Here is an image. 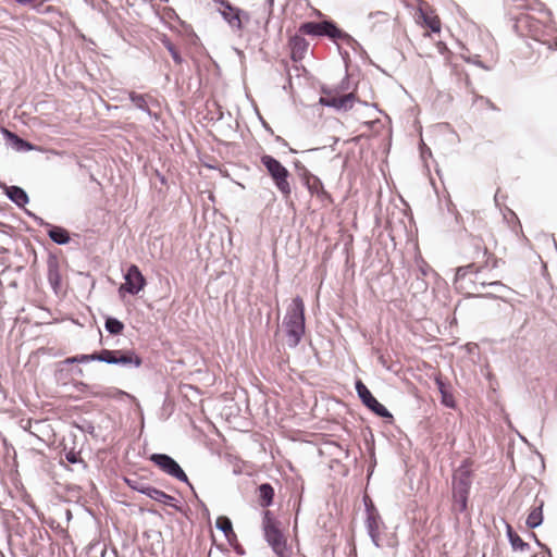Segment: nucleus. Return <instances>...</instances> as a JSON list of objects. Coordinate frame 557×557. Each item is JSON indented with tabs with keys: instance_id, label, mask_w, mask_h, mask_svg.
<instances>
[{
	"instance_id": "864d4df0",
	"label": "nucleus",
	"mask_w": 557,
	"mask_h": 557,
	"mask_svg": "<svg viewBox=\"0 0 557 557\" xmlns=\"http://www.w3.org/2000/svg\"><path fill=\"white\" fill-rule=\"evenodd\" d=\"M274 140H275L277 144L282 145L283 147H288L289 152H292V153H297V152H298L296 149L290 148V147L288 146V143H287V141L282 137V136H280V135H275V136H274Z\"/></svg>"
},
{
	"instance_id": "58836bf2",
	"label": "nucleus",
	"mask_w": 557,
	"mask_h": 557,
	"mask_svg": "<svg viewBox=\"0 0 557 557\" xmlns=\"http://www.w3.org/2000/svg\"><path fill=\"white\" fill-rule=\"evenodd\" d=\"M473 269V264H467V265H462V267H458L456 269V273H455V283L463 280L466 277V275L472 271Z\"/></svg>"
},
{
	"instance_id": "79ce46f5",
	"label": "nucleus",
	"mask_w": 557,
	"mask_h": 557,
	"mask_svg": "<svg viewBox=\"0 0 557 557\" xmlns=\"http://www.w3.org/2000/svg\"><path fill=\"white\" fill-rule=\"evenodd\" d=\"M191 493H193L194 498L197 502L198 507L200 508V510L202 512L203 518H206L207 520H210V511H209V508L207 507V505L199 498L195 488H194V491H191Z\"/></svg>"
},
{
	"instance_id": "a211bd4d",
	"label": "nucleus",
	"mask_w": 557,
	"mask_h": 557,
	"mask_svg": "<svg viewBox=\"0 0 557 557\" xmlns=\"http://www.w3.org/2000/svg\"><path fill=\"white\" fill-rule=\"evenodd\" d=\"M0 189L17 208H25L29 202V196L27 191L21 186L8 185L3 182H0Z\"/></svg>"
},
{
	"instance_id": "9d476101",
	"label": "nucleus",
	"mask_w": 557,
	"mask_h": 557,
	"mask_svg": "<svg viewBox=\"0 0 557 557\" xmlns=\"http://www.w3.org/2000/svg\"><path fill=\"white\" fill-rule=\"evenodd\" d=\"M414 474L411 473V470H407L406 473V480L403 483V486L400 488V493L403 495V504L405 506V515L407 517V520L412 522L413 524L417 521V493L414 488Z\"/></svg>"
},
{
	"instance_id": "052dcab7",
	"label": "nucleus",
	"mask_w": 557,
	"mask_h": 557,
	"mask_svg": "<svg viewBox=\"0 0 557 557\" xmlns=\"http://www.w3.org/2000/svg\"><path fill=\"white\" fill-rule=\"evenodd\" d=\"M406 5L410 9H412V11H413L412 17H413L414 22L418 23V7H414L412 3H407Z\"/></svg>"
},
{
	"instance_id": "cd10ccee",
	"label": "nucleus",
	"mask_w": 557,
	"mask_h": 557,
	"mask_svg": "<svg viewBox=\"0 0 557 557\" xmlns=\"http://www.w3.org/2000/svg\"><path fill=\"white\" fill-rule=\"evenodd\" d=\"M311 195H317L320 198H330L331 195L324 189V185L320 177L313 175L308 185H304Z\"/></svg>"
},
{
	"instance_id": "473e14b6",
	"label": "nucleus",
	"mask_w": 557,
	"mask_h": 557,
	"mask_svg": "<svg viewBox=\"0 0 557 557\" xmlns=\"http://www.w3.org/2000/svg\"><path fill=\"white\" fill-rule=\"evenodd\" d=\"M293 164L295 172L300 178L302 185H308V181H310L314 174H312L299 160H295Z\"/></svg>"
},
{
	"instance_id": "b1692460",
	"label": "nucleus",
	"mask_w": 557,
	"mask_h": 557,
	"mask_svg": "<svg viewBox=\"0 0 557 557\" xmlns=\"http://www.w3.org/2000/svg\"><path fill=\"white\" fill-rule=\"evenodd\" d=\"M47 235L51 242L60 246L67 245L71 242V233L61 225L52 224L49 226Z\"/></svg>"
},
{
	"instance_id": "72a5a7b5",
	"label": "nucleus",
	"mask_w": 557,
	"mask_h": 557,
	"mask_svg": "<svg viewBox=\"0 0 557 557\" xmlns=\"http://www.w3.org/2000/svg\"><path fill=\"white\" fill-rule=\"evenodd\" d=\"M162 44L163 46L166 48V50L169 51V53L171 54L173 61L176 63V64H182L184 62V59L180 52V50L176 48V46L170 40L169 37H164L162 39Z\"/></svg>"
},
{
	"instance_id": "0eeeda50",
	"label": "nucleus",
	"mask_w": 557,
	"mask_h": 557,
	"mask_svg": "<svg viewBox=\"0 0 557 557\" xmlns=\"http://www.w3.org/2000/svg\"><path fill=\"white\" fill-rule=\"evenodd\" d=\"M148 459L163 473L185 483L190 491H194V485L189 481L186 472L172 456L164 453H153L148 457Z\"/></svg>"
},
{
	"instance_id": "1a4fd4ad",
	"label": "nucleus",
	"mask_w": 557,
	"mask_h": 557,
	"mask_svg": "<svg viewBox=\"0 0 557 557\" xmlns=\"http://www.w3.org/2000/svg\"><path fill=\"white\" fill-rule=\"evenodd\" d=\"M363 504L366 508V529L374 546L380 547V527L383 524L381 515L375 507L372 499L363 496Z\"/></svg>"
},
{
	"instance_id": "7ed1b4c3",
	"label": "nucleus",
	"mask_w": 557,
	"mask_h": 557,
	"mask_svg": "<svg viewBox=\"0 0 557 557\" xmlns=\"http://www.w3.org/2000/svg\"><path fill=\"white\" fill-rule=\"evenodd\" d=\"M262 531L264 541L276 557H292L293 550L283 533L282 523L273 511H262Z\"/></svg>"
},
{
	"instance_id": "2eb2a0df",
	"label": "nucleus",
	"mask_w": 557,
	"mask_h": 557,
	"mask_svg": "<svg viewBox=\"0 0 557 557\" xmlns=\"http://www.w3.org/2000/svg\"><path fill=\"white\" fill-rule=\"evenodd\" d=\"M0 134L4 139L5 146L12 148L16 152H28L36 149V146L30 141L22 138L7 127L0 126Z\"/></svg>"
},
{
	"instance_id": "bb28decb",
	"label": "nucleus",
	"mask_w": 557,
	"mask_h": 557,
	"mask_svg": "<svg viewBox=\"0 0 557 557\" xmlns=\"http://www.w3.org/2000/svg\"><path fill=\"white\" fill-rule=\"evenodd\" d=\"M128 99L138 110L145 112L146 114H148L151 117H154L156 120L158 119V114L153 113L150 110L144 95L138 94L136 91H129Z\"/></svg>"
},
{
	"instance_id": "69168bd1",
	"label": "nucleus",
	"mask_w": 557,
	"mask_h": 557,
	"mask_svg": "<svg viewBox=\"0 0 557 557\" xmlns=\"http://www.w3.org/2000/svg\"><path fill=\"white\" fill-rule=\"evenodd\" d=\"M20 5L26 7L30 5L35 0H14Z\"/></svg>"
},
{
	"instance_id": "ddd939ff",
	"label": "nucleus",
	"mask_w": 557,
	"mask_h": 557,
	"mask_svg": "<svg viewBox=\"0 0 557 557\" xmlns=\"http://www.w3.org/2000/svg\"><path fill=\"white\" fill-rule=\"evenodd\" d=\"M430 369L432 370L431 375L433 376V382L441 395V404L446 408L455 409L457 407V403L453 394L451 383L447 379L443 377L441 372L436 371L433 367H430Z\"/></svg>"
},
{
	"instance_id": "6e6552de",
	"label": "nucleus",
	"mask_w": 557,
	"mask_h": 557,
	"mask_svg": "<svg viewBox=\"0 0 557 557\" xmlns=\"http://www.w3.org/2000/svg\"><path fill=\"white\" fill-rule=\"evenodd\" d=\"M355 389L362 405L372 413L384 419L386 423L392 424L394 422L392 412L373 396L371 391L360 379L355 381Z\"/></svg>"
},
{
	"instance_id": "a878e982",
	"label": "nucleus",
	"mask_w": 557,
	"mask_h": 557,
	"mask_svg": "<svg viewBox=\"0 0 557 557\" xmlns=\"http://www.w3.org/2000/svg\"><path fill=\"white\" fill-rule=\"evenodd\" d=\"M506 535L511 548L516 552H524L530 548L529 543L524 542L519 534L512 529L511 525L507 524Z\"/></svg>"
},
{
	"instance_id": "393cba45",
	"label": "nucleus",
	"mask_w": 557,
	"mask_h": 557,
	"mask_svg": "<svg viewBox=\"0 0 557 557\" xmlns=\"http://www.w3.org/2000/svg\"><path fill=\"white\" fill-rule=\"evenodd\" d=\"M543 507L544 502L541 500L537 505L532 507L531 511L529 512L525 524L529 529L534 530L542 525L544 516H543Z\"/></svg>"
},
{
	"instance_id": "423d86ee",
	"label": "nucleus",
	"mask_w": 557,
	"mask_h": 557,
	"mask_svg": "<svg viewBox=\"0 0 557 557\" xmlns=\"http://www.w3.org/2000/svg\"><path fill=\"white\" fill-rule=\"evenodd\" d=\"M260 162L267 170L273 185L281 193L282 197L288 199L292 195V186L289 183L290 172L288 169L271 154H262Z\"/></svg>"
},
{
	"instance_id": "aec40b11",
	"label": "nucleus",
	"mask_w": 557,
	"mask_h": 557,
	"mask_svg": "<svg viewBox=\"0 0 557 557\" xmlns=\"http://www.w3.org/2000/svg\"><path fill=\"white\" fill-rule=\"evenodd\" d=\"M333 20H324L321 22L308 21L299 26V33L313 37H327L329 29Z\"/></svg>"
},
{
	"instance_id": "a18cd8bd",
	"label": "nucleus",
	"mask_w": 557,
	"mask_h": 557,
	"mask_svg": "<svg viewBox=\"0 0 557 557\" xmlns=\"http://www.w3.org/2000/svg\"><path fill=\"white\" fill-rule=\"evenodd\" d=\"M65 459L69 463H72V465H75V463H78V462H82V458L79 456V453L75 451V450H70V451H66L65 453Z\"/></svg>"
},
{
	"instance_id": "13d9d810",
	"label": "nucleus",
	"mask_w": 557,
	"mask_h": 557,
	"mask_svg": "<svg viewBox=\"0 0 557 557\" xmlns=\"http://www.w3.org/2000/svg\"><path fill=\"white\" fill-rule=\"evenodd\" d=\"M429 268L428 263L420 257V274L426 275V269Z\"/></svg>"
},
{
	"instance_id": "39448f33",
	"label": "nucleus",
	"mask_w": 557,
	"mask_h": 557,
	"mask_svg": "<svg viewBox=\"0 0 557 557\" xmlns=\"http://www.w3.org/2000/svg\"><path fill=\"white\" fill-rule=\"evenodd\" d=\"M451 485L453 499L458 506V511L465 512L468 508V499L472 485V471L467 460H463L455 470Z\"/></svg>"
},
{
	"instance_id": "37998d69",
	"label": "nucleus",
	"mask_w": 557,
	"mask_h": 557,
	"mask_svg": "<svg viewBox=\"0 0 557 557\" xmlns=\"http://www.w3.org/2000/svg\"><path fill=\"white\" fill-rule=\"evenodd\" d=\"M230 546L233 547L235 553L239 556L246 555V550L243 547V545L238 542L237 535L235 534V539L230 537V540H226Z\"/></svg>"
},
{
	"instance_id": "dca6fc26",
	"label": "nucleus",
	"mask_w": 557,
	"mask_h": 557,
	"mask_svg": "<svg viewBox=\"0 0 557 557\" xmlns=\"http://www.w3.org/2000/svg\"><path fill=\"white\" fill-rule=\"evenodd\" d=\"M419 149H420V162L422 163V168H423V170H425V174L429 176L430 184L433 186L435 193L437 194V187L435 185V181L431 176V172H430L431 162L435 166L436 174L442 180L441 170L438 169L437 162L433 159L431 149L425 145V143L422 139V127L421 126H420V146H419Z\"/></svg>"
},
{
	"instance_id": "c9c22d12",
	"label": "nucleus",
	"mask_w": 557,
	"mask_h": 557,
	"mask_svg": "<svg viewBox=\"0 0 557 557\" xmlns=\"http://www.w3.org/2000/svg\"><path fill=\"white\" fill-rule=\"evenodd\" d=\"M98 547H100L99 557H119V552L115 547H113L111 553L109 554L107 545L106 544L101 545L99 542L89 544L88 553L97 549Z\"/></svg>"
},
{
	"instance_id": "c756f323",
	"label": "nucleus",
	"mask_w": 557,
	"mask_h": 557,
	"mask_svg": "<svg viewBox=\"0 0 557 557\" xmlns=\"http://www.w3.org/2000/svg\"><path fill=\"white\" fill-rule=\"evenodd\" d=\"M125 329V324L117 318L112 315H106L104 318V330L113 336L121 335Z\"/></svg>"
},
{
	"instance_id": "e2e57ef3",
	"label": "nucleus",
	"mask_w": 557,
	"mask_h": 557,
	"mask_svg": "<svg viewBox=\"0 0 557 557\" xmlns=\"http://www.w3.org/2000/svg\"><path fill=\"white\" fill-rule=\"evenodd\" d=\"M156 175H157V177H158L159 182H160L162 185H166V184H168V180H166V177H165L162 173H160L158 170L156 171Z\"/></svg>"
},
{
	"instance_id": "f03ea898",
	"label": "nucleus",
	"mask_w": 557,
	"mask_h": 557,
	"mask_svg": "<svg viewBox=\"0 0 557 557\" xmlns=\"http://www.w3.org/2000/svg\"><path fill=\"white\" fill-rule=\"evenodd\" d=\"M289 348H296L306 332L305 304L300 296L292 299L283 320Z\"/></svg>"
},
{
	"instance_id": "f257e3e1",
	"label": "nucleus",
	"mask_w": 557,
	"mask_h": 557,
	"mask_svg": "<svg viewBox=\"0 0 557 557\" xmlns=\"http://www.w3.org/2000/svg\"><path fill=\"white\" fill-rule=\"evenodd\" d=\"M349 88L350 81L347 74L335 87L322 84L320 86L321 97L318 103L322 107L334 109L337 112L351 110L355 102H359L364 107L369 106L367 101L359 100L355 91L342 95V92L347 91Z\"/></svg>"
},
{
	"instance_id": "774afa93",
	"label": "nucleus",
	"mask_w": 557,
	"mask_h": 557,
	"mask_svg": "<svg viewBox=\"0 0 557 557\" xmlns=\"http://www.w3.org/2000/svg\"><path fill=\"white\" fill-rule=\"evenodd\" d=\"M24 209V212L27 216H29L30 219H34L37 214L34 213L33 211L26 209V208H23Z\"/></svg>"
},
{
	"instance_id": "c03bdc74",
	"label": "nucleus",
	"mask_w": 557,
	"mask_h": 557,
	"mask_svg": "<svg viewBox=\"0 0 557 557\" xmlns=\"http://www.w3.org/2000/svg\"><path fill=\"white\" fill-rule=\"evenodd\" d=\"M30 5H32V9L39 14H47L53 10L52 7L45 5L44 2H35L34 1Z\"/></svg>"
},
{
	"instance_id": "8fccbe9b",
	"label": "nucleus",
	"mask_w": 557,
	"mask_h": 557,
	"mask_svg": "<svg viewBox=\"0 0 557 557\" xmlns=\"http://www.w3.org/2000/svg\"><path fill=\"white\" fill-rule=\"evenodd\" d=\"M238 20H240V32L244 30L245 24L250 21V14L239 8Z\"/></svg>"
},
{
	"instance_id": "4d7b16f0",
	"label": "nucleus",
	"mask_w": 557,
	"mask_h": 557,
	"mask_svg": "<svg viewBox=\"0 0 557 557\" xmlns=\"http://www.w3.org/2000/svg\"><path fill=\"white\" fill-rule=\"evenodd\" d=\"M451 99L453 98L449 94H440L437 101H441L444 104V103H449L451 101Z\"/></svg>"
},
{
	"instance_id": "49530a36",
	"label": "nucleus",
	"mask_w": 557,
	"mask_h": 557,
	"mask_svg": "<svg viewBox=\"0 0 557 557\" xmlns=\"http://www.w3.org/2000/svg\"><path fill=\"white\" fill-rule=\"evenodd\" d=\"M111 395H112V397L117 398V399H122L124 397H127V398H129V399H132L134 401H137L135 396L128 394L125 391L119 389V388H113Z\"/></svg>"
},
{
	"instance_id": "20e7f679",
	"label": "nucleus",
	"mask_w": 557,
	"mask_h": 557,
	"mask_svg": "<svg viewBox=\"0 0 557 557\" xmlns=\"http://www.w3.org/2000/svg\"><path fill=\"white\" fill-rule=\"evenodd\" d=\"M515 32L520 36H530L535 41L545 45L549 50L557 49V39H553L549 29L529 13H520L515 18Z\"/></svg>"
},
{
	"instance_id": "5fc2aeb1",
	"label": "nucleus",
	"mask_w": 557,
	"mask_h": 557,
	"mask_svg": "<svg viewBox=\"0 0 557 557\" xmlns=\"http://www.w3.org/2000/svg\"><path fill=\"white\" fill-rule=\"evenodd\" d=\"M33 221L38 225V226H41V227H45L47 231L49 230V226L52 225V223H49L47 221H45L41 216L39 215H36Z\"/></svg>"
},
{
	"instance_id": "680f3d73",
	"label": "nucleus",
	"mask_w": 557,
	"mask_h": 557,
	"mask_svg": "<svg viewBox=\"0 0 557 557\" xmlns=\"http://www.w3.org/2000/svg\"><path fill=\"white\" fill-rule=\"evenodd\" d=\"M259 119H260V121H261L262 126L264 127V129H265L267 132H269L271 135H274L273 129H272V128H271V126H270V125H269V124L263 120V117H262L261 115H259Z\"/></svg>"
},
{
	"instance_id": "f8f14e48",
	"label": "nucleus",
	"mask_w": 557,
	"mask_h": 557,
	"mask_svg": "<svg viewBox=\"0 0 557 557\" xmlns=\"http://www.w3.org/2000/svg\"><path fill=\"white\" fill-rule=\"evenodd\" d=\"M420 28H426L423 37H431L433 34L440 35L442 23L434 10L424 0H420Z\"/></svg>"
},
{
	"instance_id": "ea45409f",
	"label": "nucleus",
	"mask_w": 557,
	"mask_h": 557,
	"mask_svg": "<svg viewBox=\"0 0 557 557\" xmlns=\"http://www.w3.org/2000/svg\"><path fill=\"white\" fill-rule=\"evenodd\" d=\"M463 60L467 62V63H471V64H474L485 71H491L492 67L486 65L484 62H482L480 60V55L478 54H474V55H469V57H463Z\"/></svg>"
},
{
	"instance_id": "bf43d9fd",
	"label": "nucleus",
	"mask_w": 557,
	"mask_h": 557,
	"mask_svg": "<svg viewBox=\"0 0 557 557\" xmlns=\"http://www.w3.org/2000/svg\"><path fill=\"white\" fill-rule=\"evenodd\" d=\"M61 363H63V364H74V363H78L77 355L72 356V357H67V358H66V359H64Z\"/></svg>"
},
{
	"instance_id": "3c124183",
	"label": "nucleus",
	"mask_w": 557,
	"mask_h": 557,
	"mask_svg": "<svg viewBox=\"0 0 557 557\" xmlns=\"http://www.w3.org/2000/svg\"><path fill=\"white\" fill-rule=\"evenodd\" d=\"M430 367H432V366L423 361L422 363H420V373L424 372L425 376L433 380V376L431 375L432 370L430 369ZM421 383H422V374H420V384Z\"/></svg>"
},
{
	"instance_id": "f3484780",
	"label": "nucleus",
	"mask_w": 557,
	"mask_h": 557,
	"mask_svg": "<svg viewBox=\"0 0 557 557\" xmlns=\"http://www.w3.org/2000/svg\"><path fill=\"white\" fill-rule=\"evenodd\" d=\"M115 354L112 366L133 369L143 364V358L134 349H115Z\"/></svg>"
},
{
	"instance_id": "0e129e2a",
	"label": "nucleus",
	"mask_w": 557,
	"mask_h": 557,
	"mask_svg": "<svg viewBox=\"0 0 557 557\" xmlns=\"http://www.w3.org/2000/svg\"><path fill=\"white\" fill-rule=\"evenodd\" d=\"M412 246L414 250L413 260L418 261V239H412Z\"/></svg>"
},
{
	"instance_id": "412c9836",
	"label": "nucleus",
	"mask_w": 557,
	"mask_h": 557,
	"mask_svg": "<svg viewBox=\"0 0 557 557\" xmlns=\"http://www.w3.org/2000/svg\"><path fill=\"white\" fill-rule=\"evenodd\" d=\"M305 34L296 33L289 37L290 58L293 61H301L308 50L309 42L304 37Z\"/></svg>"
},
{
	"instance_id": "6ab92c4d",
	"label": "nucleus",
	"mask_w": 557,
	"mask_h": 557,
	"mask_svg": "<svg viewBox=\"0 0 557 557\" xmlns=\"http://www.w3.org/2000/svg\"><path fill=\"white\" fill-rule=\"evenodd\" d=\"M47 280L52 290L58 294L62 277L60 273L59 259L54 253H49L47 258Z\"/></svg>"
},
{
	"instance_id": "4be33fe9",
	"label": "nucleus",
	"mask_w": 557,
	"mask_h": 557,
	"mask_svg": "<svg viewBox=\"0 0 557 557\" xmlns=\"http://www.w3.org/2000/svg\"><path fill=\"white\" fill-rule=\"evenodd\" d=\"M147 497H149L150 499H152L154 502H158L165 506H169L176 511H180V512L183 511L182 506L178 505V500L174 496L166 494L165 492H163L154 486H151Z\"/></svg>"
},
{
	"instance_id": "a19ab883",
	"label": "nucleus",
	"mask_w": 557,
	"mask_h": 557,
	"mask_svg": "<svg viewBox=\"0 0 557 557\" xmlns=\"http://www.w3.org/2000/svg\"><path fill=\"white\" fill-rule=\"evenodd\" d=\"M347 46L349 48L352 49L354 52L358 53L360 57H367V51L364 50V48L362 47V45L356 40L352 36H351V41H348Z\"/></svg>"
},
{
	"instance_id": "6e6d98bb",
	"label": "nucleus",
	"mask_w": 557,
	"mask_h": 557,
	"mask_svg": "<svg viewBox=\"0 0 557 557\" xmlns=\"http://www.w3.org/2000/svg\"><path fill=\"white\" fill-rule=\"evenodd\" d=\"M480 286L482 288L486 287V286H492L494 288H507L506 285H504L500 281H494V282H490V283H485V282H482L480 283Z\"/></svg>"
},
{
	"instance_id": "603ef678",
	"label": "nucleus",
	"mask_w": 557,
	"mask_h": 557,
	"mask_svg": "<svg viewBox=\"0 0 557 557\" xmlns=\"http://www.w3.org/2000/svg\"><path fill=\"white\" fill-rule=\"evenodd\" d=\"M531 536H532V539L534 540L535 544H536L540 548H542L545 553H547L548 557H553L550 548H549L546 544L542 543V542L537 539V536H536V534H535V533H531Z\"/></svg>"
},
{
	"instance_id": "f704fd0d",
	"label": "nucleus",
	"mask_w": 557,
	"mask_h": 557,
	"mask_svg": "<svg viewBox=\"0 0 557 557\" xmlns=\"http://www.w3.org/2000/svg\"><path fill=\"white\" fill-rule=\"evenodd\" d=\"M95 352H96V361L103 362V363H107L110 366L113 364L114 356L116 355L115 349L102 348Z\"/></svg>"
},
{
	"instance_id": "09e8293b",
	"label": "nucleus",
	"mask_w": 557,
	"mask_h": 557,
	"mask_svg": "<svg viewBox=\"0 0 557 557\" xmlns=\"http://www.w3.org/2000/svg\"><path fill=\"white\" fill-rule=\"evenodd\" d=\"M78 363L96 361V352L77 355Z\"/></svg>"
},
{
	"instance_id": "338daca9",
	"label": "nucleus",
	"mask_w": 557,
	"mask_h": 557,
	"mask_svg": "<svg viewBox=\"0 0 557 557\" xmlns=\"http://www.w3.org/2000/svg\"><path fill=\"white\" fill-rule=\"evenodd\" d=\"M475 297L491 298V299H496L497 298L494 294H491V293L480 294V295H476Z\"/></svg>"
},
{
	"instance_id": "de8ad7c7",
	"label": "nucleus",
	"mask_w": 557,
	"mask_h": 557,
	"mask_svg": "<svg viewBox=\"0 0 557 557\" xmlns=\"http://www.w3.org/2000/svg\"><path fill=\"white\" fill-rule=\"evenodd\" d=\"M436 49L441 55L445 58V60L448 59V55L450 54V51L448 50L446 44L442 40L436 41Z\"/></svg>"
},
{
	"instance_id": "9b49d317",
	"label": "nucleus",
	"mask_w": 557,
	"mask_h": 557,
	"mask_svg": "<svg viewBox=\"0 0 557 557\" xmlns=\"http://www.w3.org/2000/svg\"><path fill=\"white\" fill-rule=\"evenodd\" d=\"M123 277L125 282L121 284L117 289L120 295H122L125 292L132 296H136L147 285L146 277L141 273L139 267L136 264H129Z\"/></svg>"
},
{
	"instance_id": "5701e85b",
	"label": "nucleus",
	"mask_w": 557,
	"mask_h": 557,
	"mask_svg": "<svg viewBox=\"0 0 557 557\" xmlns=\"http://www.w3.org/2000/svg\"><path fill=\"white\" fill-rule=\"evenodd\" d=\"M258 504L264 510L273 505L275 491L271 483L264 482L257 487Z\"/></svg>"
},
{
	"instance_id": "2f4dec72",
	"label": "nucleus",
	"mask_w": 557,
	"mask_h": 557,
	"mask_svg": "<svg viewBox=\"0 0 557 557\" xmlns=\"http://www.w3.org/2000/svg\"><path fill=\"white\" fill-rule=\"evenodd\" d=\"M124 482L125 484L132 490V491H135V492H138L143 495H148L150 488L152 485L148 484V483H145L141 479L139 478H127L125 476L124 478Z\"/></svg>"
},
{
	"instance_id": "e433bc0d",
	"label": "nucleus",
	"mask_w": 557,
	"mask_h": 557,
	"mask_svg": "<svg viewBox=\"0 0 557 557\" xmlns=\"http://www.w3.org/2000/svg\"><path fill=\"white\" fill-rule=\"evenodd\" d=\"M76 428L83 433L89 434L92 437H97L96 429L91 421L83 420L81 423L76 424Z\"/></svg>"
},
{
	"instance_id": "4c0bfd02",
	"label": "nucleus",
	"mask_w": 557,
	"mask_h": 557,
	"mask_svg": "<svg viewBox=\"0 0 557 557\" xmlns=\"http://www.w3.org/2000/svg\"><path fill=\"white\" fill-rule=\"evenodd\" d=\"M273 7H274V0H265L267 18L262 26V29L264 33H268L269 24H270L272 15H273Z\"/></svg>"
},
{
	"instance_id": "c85d7f7f",
	"label": "nucleus",
	"mask_w": 557,
	"mask_h": 557,
	"mask_svg": "<svg viewBox=\"0 0 557 557\" xmlns=\"http://www.w3.org/2000/svg\"><path fill=\"white\" fill-rule=\"evenodd\" d=\"M327 38L333 42L337 44L339 40L345 42L351 41V35L339 28L338 25L333 21L327 33Z\"/></svg>"
},
{
	"instance_id": "7c9ffc66",
	"label": "nucleus",
	"mask_w": 557,
	"mask_h": 557,
	"mask_svg": "<svg viewBox=\"0 0 557 557\" xmlns=\"http://www.w3.org/2000/svg\"><path fill=\"white\" fill-rule=\"evenodd\" d=\"M215 528L223 532L226 540L235 539L232 520L226 516H220L215 520Z\"/></svg>"
},
{
	"instance_id": "4468645a",
	"label": "nucleus",
	"mask_w": 557,
	"mask_h": 557,
	"mask_svg": "<svg viewBox=\"0 0 557 557\" xmlns=\"http://www.w3.org/2000/svg\"><path fill=\"white\" fill-rule=\"evenodd\" d=\"M220 4L218 12L233 32L240 33V20H238L239 7L232 4L228 0H214Z\"/></svg>"
}]
</instances>
